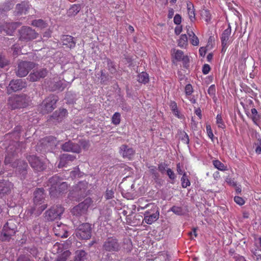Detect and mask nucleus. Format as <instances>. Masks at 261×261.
<instances>
[{
  "instance_id": "obj_7",
  "label": "nucleus",
  "mask_w": 261,
  "mask_h": 261,
  "mask_svg": "<svg viewBox=\"0 0 261 261\" xmlns=\"http://www.w3.org/2000/svg\"><path fill=\"white\" fill-rule=\"evenodd\" d=\"M64 212V208L60 204L54 205L45 213V217L48 221L60 219Z\"/></svg>"
},
{
  "instance_id": "obj_41",
  "label": "nucleus",
  "mask_w": 261,
  "mask_h": 261,
  "mask_svg": "<svg viewBox=\"0 0 261 261\" xmlns=\"http://www.w3.org/2000/svg\"><path fill=\"white\" fill-rule=\"evenodd\" d=\"M213 165L215 168L222 171L226 170L227 168L223 163L218 160H213Z\"/></svg>"
},
{
  "instance_id": "obj_26",
  "label": "nucleus",
  "mask_w": 261,
  "mask_h": 261,
  "mask_svg": "<svg viewBox=\"0 0 261 261\" xmlns=\"http://www.w3.org/2000/svg\"><path fill=\"white\" fill-rule=\"evenodd\" d=\"M12 167L18 168L19 171L22 173V174H24L23 172L26 173L28 164L25 161H19L18 163L13 162L12 164Z\"/></svg>"
},
{
  "instance_id": "obj_51",
  "label": "nucleus",
  "mask_w": 261,
  "mask_h": 261,
  "mask_svg": "<svg viewBox=\"0 0 261 261\" xmlns=\"http://www.w3.org/2000/svg\"><path fill=\"white\" fill-rule=\"evenodd\" d=\"M8 27V28L9 29V28H11V29L9 30V31H6V32L9 35H11V33H12L14 30L16 29V26H15V23H9L8 24H6V27Z\"/></svg>"
},
{
  "instance_id": "obj_22",
  "label": "nucleus",
  "mask_w": 261,
  "mask_h": 261,
  "mask_svg": "<svg viewBox=\"0 0 261 261\" xmlns=\"http://www.w3.org/2000/svg\"><path fill=\"white\" fill-rule=\"evenodd\" d=\"M63 44L69 48H73L75 47L76 41L74 37L70 35H64L61 38Z\"/></svg>"
},
{
  "instance_id": "obj_6",
  "label": "nucleus",
  "mask_w": 261,
  "mask_h": 261,
  "mask_svg": "<svg viewBox=\"0 0 261 261\" xmlns=\"http://www.w3.org/2000/svg\"><path fill=\"white\" fill-rule=\"evenodd\" d=\"M19 39L28 42L37 38L38 34L32 28L28 26H23L19 30Z\"/></svg>"
},
{
  "instance_id": "obj_12",
  "label": "nucleus",
  "mask_w": 261,
  "mask_h": 261,
  "mask_svg": "<svg viewBox=\"0 0 261 261\" xmlns=\"http://www.w3.org/2000/svg\"><path fill=\"white\" fill-rule=\"evenodd\" d=\"M27 159L32 168L37 171H42L46 168L44 163L35 155H29Z\"/></svg>"
},
{
  "instance_id": "obj_21",
  "label": "nucleus",
  "mask_w": 261,
  "mask_h": 261,
  "mask_svg": "<svg viewBox=\"0 0 261 261\" xmlns=\"http://www.w3.org/2000/svg\"><path fill=\"white\" fill-rule=\"evenodd\" d=\"M174 58L177 61H182L184 65L189 62V58L188 56L185 55L182 50L174 49L173 50Z\"/></svg>"
},
{
  "instance_id": "obj_32",
  "label": "nucleus",
  "mask_w": 261,
  "mask_h": 261,
  "mask_svg": "<svg viewBox=\"0 0 261 261\" xmlns=\"http://www.w3.org/2000/svg\"><path fill=\"white\" fill-rule=\"evenodd\" d=\"M31 25L41 29L45 28L47 27V23L41 19L33 20L32 21Z\"/></svg>"
},
{
  "instance_id": "obj_58",
  "label": "nucleus",
  "mask_w": 261,
  "mask_h": 261,
  "mask_svg": "<svg viewBox=\"0 0 261 261\" xmlns=\"http://www.w3.org/2000/svg\"><path fill=\"white\" fill-rule=\"evenodd\" d=\"M181 139L186 144H188L189 143V136L186 133L184 132L183 136H182Z\"/></svg>"
},
{
  "instance_id": "obj_50",
  "label": "nucleus",
  "mask_w": 261,
  "mask_h": 261,
  "mask_svg": "<svg viewBox=\"0 0 261 261\" xmlns=\"http://www.w3.org/2000/svg\"><path fill=\"white\" fill-rule=\"evenodd\" d=\"M114 197V192L112 189H107L105 193V198L107 200L111 199Z\"/></svg>"
},
{
  "instance_id": "obj_61",
  "label": "nucleus",
  "mask_w": 261,
  "mask_h": 261,
  "mask_svg": "<svg viewBox=\"0 0 261 261\" xmlns=\"http://www.w3.org/2000/svg\"><path fill=\"white\" fill-rule=\"evenodd\" d=\"M149 169L150 173L153 175L154 177H157L158 176V174L156 171V167L154 166H152L149 167Z\"/></svg>"
},
{
  "instance_id": "obj_36",
  "label": "nucleus",
  "mask_w": 261,
  "mask_h": 261,
  "mask_svg": "<svg viewBox=\"0 0 261 261\" xmlns=\"http://www.w3.org/2000/svg\"><path fill=\"white\" fill-rule=\"evenodd\" d=\"M144 201V199L143 198H140L138 200V206L137 207V211H140V210H144L146 208L151 207L150 210L152 209V207L154 208V209H155V206L154 205L151 204V203H148L145 205H144L142 204V202Z\"/></svg>"
},
{
  "instance_id": "obj_29",
  "label": "nucleus",
  "mask_w": 261,
  "mask_h": 261,
  "mask_svg": "<svg viewBox=\"0 0 261 261\" xmlns=\"http://www.w3.org/2000/svg\"><path fill=\"white\" fill-rule=\"evenodd\" d=\"M112 211L109 208L102 210L100 213V216L99 219L102 221H107L110 219L111 216Z\"/></svg>"
},
{
  "instance_id": "obj_40",
  "label": "nucleus",
  "mask_w": 261,
  "mask_h": 261,
  "mask_svg": "<svg viewBox=\"0 0 261 261\" xmlns=\"http://www.w3.org/2000/svg\"><path fill=\"white\" fill-rule=\"evenodd\" d=\"M80 9L81 7L79 5H73L70 8L68 13L70 15L75 16L79 12Z\"/></svg>"
},
{
  "instance_id": "obj_63",
  "label": "nucleus",
  "mask_w": 261,
  "mask_h": 261,
  "mask_svg": "<svg viewBox=\"0 0 261 261\" xmlns=\"http://www.w3.org/2000/svg\"><path fill=\"white\" fill-rule=\"evenodd\" d=\"M44 141L48 143H55L56 141V138L53 136L47 137L44 139Z\"/></svg>"
},
{
  "instance_id": "obj_5",
  "label": "nucleus",
  "mask_w": 261,
  "mask_h": 261,
  "mask_svg": "<svg viewBox=\"0 0 261 261\" xmlns=\"http://www.w3.org/2000/svg\"><path fill=\"white\" fill-rule=\"evenodd\" d=\"M102 248L106 252H118L121 249V243L114 236L109 237L104 241Z\"/></svg>"
},
{
  "instance_id": "obj_28",
  "label": "nucleus",
  "mask_w": 261,
  "mask_h": 261,
  "mask_svg": "<svg viewBox=\"0 0 261 261\" xmlns=\"http://www.w3.org/2000/svg\"><path fill=\"white\" fill-rule=\"evenodd\" d=\"M71 244V243L70 241H67L64 242V243L57 242L54 245L53 249H55L57 253H59L62 252L63 249H67Z\"/></svg>"
},
{
  "instance_id": "obj_37",
  "label": "nucleus",
  "mask_w": 261,
  "mask_h": 261,
  "mask_svg": "<svg viewBox=\"0 0 261 261\" xmlns=\"http://www.w3.org/2000/svg\"><path fill=\"white\" fill-rule=\"evenodd\" d=\"M70 255L71 252L69 250H66L61 254H59L55 261H66Z\"/></svg>"
},
{
  "instance_id": "obj_44",
  "label": "nucleus",
  "mask_w": 261,
  "mask_h": 261,
  "mask_svg": "<svg viewBox=\"0 0 261 261\" xmlns=\"http://www.w3.org/2000/svg\"><path fill=\"white\" fill-rule=\"evenodd\" d=\"M121 115L119 112H115L112 117V123L118 125L120 123Z\"/></svg>"
},
{
  "instance_id": "obj_2",
  "label": "nucleus",
  "mask_w": 261,
  "mask_h": 261,
  "mask_svg": "<svg viewBox=\"0 0 261 261\" xmlns=\"http://www.w3.org/2000/svg\"><path fill=\"white\" fill-rule=\"evenodd\" d=\"M48 181L51 186L49 194L51 197H58L60 195L67 192L68 184L66 182H59L58 176H53L49 179Z\"/></svg>"
},
{
  "instance_id": "obj_55",
  "label": "nucleus",
  "mask_w": 261,
  "mask_h": 261,
  "mask_svg": "<svg viewBox=\"0 0 261 261\" xmlns=\"http://www.w3.org/2000/svg\"><path fill=\"white\" fill-rule=\"evenodd\" d=\"M234 201L240 205H242L244 204L245 201L241 197L239 196H235L234 197Z\"/></svg>"
},
{
  "instance_id": "obj_57",
  "label": "nucleus",
  "mask_w": 261,
  "mask_h": 261,
  "mask_svg": "<svg viewBox=\"0 0 261 261\" xmlns=\"http://www.w3.org/2000/svg\"><path fill=\"white\" fill-rule=\"evenodd\" d=\"M211 70V67L208 64H204L202 67V72L204 74H207Z\"/></svg>"
},
{
  "instance_id": "obj_45",
  "label": "nucleus",
  "mask_w": 261,
  "mask_h": 261,
  "mask_svg": "<svg viewBox=\"0 0 261 261\" xmlns=\"http://www.w3.org/2000/svg\"><path fill=\"white\" fill-rule=\"evenodd\" d=\"M216 124L220 128H224L225 126L221 114H218L216 117Z\"/></svg>"
},
{
  "instance_id": "obj_1",
  "label": "nucleus",
  "mask_w": 261,
  "mask_h": 261,
  "mask_svg": "<svg viewBox=\"0 0 261 261\" xmlns=\"http://www.w3.org/2000/svg\"><path fill=\"white\" fill-rule=\"evenodd\" d=\"M34 206L31 209V214L40 215L45 210L47 204L45 203V193L43 188H37L34 192Z\"/></svg>"
},
{
  "instance_id": "obj_35",
  "label": "nucleus",
  "mask_w": 261,
  "mask_h": 261,
  "mask_svg": "<svg viewBox=\"0 0 261 261\" xmlns=\"http://www.w3.org/2000/svg\"><path fill=\"white\" fill-rule=\"evenodd\" d=\"M16 151L15 150L13 152H9V147L7 149V154L6 155L5 160V165H8L11 164V166H12V161L15 155Z\"/></svg>"
},
{
  "instance_id": "obj_34",
  "label": "nucleus",
  "mask_w": 261,
  "mask_h": 261,
  "mask_svg": "<svg viewBox=\"0 0 261 261\" xmlns=\"http://www.w3.org/2000/svg\"><path fill=\"white\" fill-rule=\"evenodd\" d=\"M87 253L83 250H77L73 261H84L86 259Z\"/></svg>"
},
{
  "instance_id": "obj_23",
  "label": "nucleus",
  "mask_w": 261,
  "mask_h": 261,
  "mask_svg": "<svg viewBox=\"0 0 261 261\" xmlns=\"http://www.w3.org/2000/svg\"><path fill=\"white\" fill-rule=\"evenodd\" d=\"M76 159L74 155L69 154H63L61 158L58 165L59 168L66 166L68 165L69 162H72Z\"/></svg>"
},
{
  "instance_id": "obj_15",
  "label": "nucleus",
  "mask_w": 261,
  "mask_h": 261,
  "mask_svg": "<svg viewBox=\"0 0 261 261\" xmlns=\"http://www.w3.org/2000/svg\"><path fill=\"white\" fill-rule=\"evenodd\" d=\"M119 153L124 159L131 160L134 156L135 151L133 148L129 147L127 145L123 144L119 148Z\"/></svg>"
},
{
  "instance_id": "obj_59",
  "label": "nucleus",
  "mask_w": 261,
  "mask_h": 261,
  "mask_svg": "<svg viewBox=\"0 0 261 261\" xmlns=\"http://www.w3.org/2000/svg\"><path fill=\"white\" fill-rule=\"evenodd\" d=\"M167 165L164 163H162L158 165V170L161 172L164 173L166 170Z\"/></svg>"
},
{
  "instance_id": "obj_62",
  "label": "nucleus",
  "mask_w": 261,
  "mask_h": 261,
  "mask_svg": "<svg viewBox=\"0 0 261 261\" xmlns=\"http://www.w3.org/2000/svg\"><path fill=\"white\" fill-rule=\"evenodd\" d=\"M17 261H33L30 257L25 255H21L17 259Z\"/></svg>"
},
{
  "instance_id": "obj_43",
  "label": "nucleus",
  "mask_w": 261,
  "mask_h": 261,
  "mask_svg": "<svg viewBox=\"0 0 261 261\" xmlns=\"http://www.w3.org/2000/svg\"><path fill=\"white\" fill-rule=\"evenodd\" d=\"M181 186L184 188H186L190 186V181L188 178V176L186 172L183 173L182 176L181 178Z\"/></svg>"
},
{
  "instance_id": "obj_52",
  "label": "nucleus",
  "mask_w": 261,
  "mask_h": 261,
  "mask_svg": "<svg viewBox=\"0 0 261 261\" xmlns=\"http://www.w3.org/2000/svg\"><path fill=\"white\" fill-rule=\"evenodd\" d=\"M181 16L178 14H176L174 17L173 21L175 24L180 25L181 22Z\"/></svg>"
},
{
  "instance_id": "obj_24",
  "label": "nucleus",
  "mask_w": 261,
  "mask_h": 261,
  "mask_svg": "<svg viewBox=\"0 0 261 261\" xmlns=\"http://www.w3.org/2000/svg\"><path fill=\"white\" fill-rule=\"evenodd\" d=\"M88 183L85 181H80L75 187V191L78 196L82 197L86 195V191L88 188Z\"/></svg>"
},
{
  "instance_id": "obj_25",
  "label": "nucleus",
  "mask_w": 261,
  "mask_h": 261,
  "mask_svg": "<svg viewBox=\"0 0 261 261\" xmlns=\"http://www.w3.org/2000/svg\"><path fill=\"white\" fill-rule=\"evenodd\" d=\"M29 5L27 2H23L20 4H18L16 7V13L17 15H21L26 14L29 9Z\"/></svg>"
},
{
  "instance_id": "obj_64",
  "label": "nucleus",
  "mask_w": 261,
  "mask_h": 261,
  "mask_svg": "<svg viewBox=\"0 0 261 261\" xmlns=\"http://www.w3.org/2000/svg\"><path fill=\"white\" fill-rule=\"evenodd\" d=\"M206 49L204 47H201L199 49V55L201 57H204L206 53Z\"/></svg>"
},
{
  "instance_id": "obj_9",
  "label": "nucleus",
  "mask_w": 261,
  "mask_h": 261,
  "mask_svg": "<svg viewBox=\"0 0 261 261\" xmlns=\"http://www.w3.org/2000/svg\"><path fill=\"white\" fill-rule=\"evenodd\" d=\"M75 236L81 240H88L91 237V227L89 223L80 225L75 231Z\"/></svg>"
},
{
  "instance_id": "obj_3",
  "label": "nucleus",
  "mask_w": 261,
  "mask_h": 261,
  "mask_svg": "<svg viewBox=\"0 0 261 261\" xmlns=\"http://www.w3.org/2000/svg\"><path fill=\"white\" fill-rule=\"evenodd\" d=\"M30 102V97L25 94L14 95L9 97L8 104L12 109L25 108Z\"/></svg>"
},
{
  "instance_id": "obj_16",
  "label": "nucleus",
  "mask_w": 261,
  "mask_h": 261,
  "mask_svg": "<svg viewBox=\"0 0 261 261\" xmlns=\"http://www.w3.org/2000/svg\"><path fill=\"white\" fill-rule=\"evenodd\" d=\"M25 83L22 80H12L7 88L8 92L10 93L11 91H17L21 90L25 87Z\"/></svg>"
},
{
  "instance_id": "obj_18",
  "label": "nucleus",
  "mask_w": 261,
  "mask_h": 261,
  "mask_svg": "<svg viewBox=\"0 0 261 261\" xmlns=\"http://www.w3.org/2000/svg\"><path fill=\"white\" fill-rule=\"evenodd\" d=\"M55 234L61 238H67L68 236V232L66 229V226L62 223H57L53 228Z\"/></svg>"
},
{
  "instance_id": "obj_53",
  "label": "nucleus",
  "mask_w": 261,
  "mask_h": 261,
  "mask_svg": "<svg viewBox=\"0 0 261 261\" xmlns=\"http://www.w3.org/2000/svg\"><path fill=\"white\" fill-rule=\"evenodd\" d=\"M255 151L257 153H261V140H258L257 142L255 143Z\"/></svg>"
},
{
  "instance_id": "obj_17",
  "label": "nucleus",
  "mask_w": 261,
  "mask_h": 261,
  "mask_svg": "<svg viewBox=\"0 0 261 261\" xmlns=\"http://www.w3.org/2000/svg\"><path fill=\"white\" fill-rule=\"evenodd\" d=\"M47 74V70L45 68H42L39 70L33 71L29 75L30 81L34 82L44 78Z\"/></svg>"
},
{
  "instance_id": "obj_38",
  "label": "nucleus",
  "mask_w": 261,
  "mask_h": 261,
  "mask_svg": "<svg viewBox=\"0 0 261 261\" xmlns=\"http://www.w3.org/2000/svg\"><path fill=\"white\" fill-rule=\"evenodd\" d=\"M170 107L174 115L178 118H180V112L178 110L177 103L174 101H172L170 105Z\"/></svg>"
},
{
  "instance_id": "obj_47",
  "label": "nucleus",
  "mask_w": 261,
  "mask_h": 261,
  "mask_svg": "<svg viewBox=\"0 0 261 261\" xmlns=\"http://www.w3.org/2000/svg\"><path fill=\"white\" fill-rule=\"evenodd\" d=\"M79 143V145H80L81 147H82V148L85 150H88L90 147V144L89 141L88 140H80Z\"/></svg>"
},
{
  "instance_id": "obj_46",
  "label": "nucleus",
  "mask_w": 261,
  "mask_h": 261,
  "mask_svg": "<svg viewBox=\"0 0 261 261\" xmlns=\"http://www.w3.org/2000/svg\"><path fill=\"white\" fill-rule=\"evenodd\" d=\"M170 210L177 215H182L184 213V210L181 206H173Z\"/></svg>"
},
{
  "instance_id": "obj_56",
  "label": "nucleus",
  "mask_w": 261,
  "mask_h": 261,
  "mask_svg": "<svg viewBox=\"0 0 261 261\" xmlns=\"http://www.w3.org/2000/svg\"><path fill=\"white\" fill-rule=\"evenodd\" d=\"M108 65H109V70L111 71V73H114L116 71V68L113 64V62H111L110 60L108 62Z\"/></svg>"
},
{
  "instance_id": "obj_48",
  "label": "nucleus",
  "mask_w": 261,
  "mask_h": 261,
  "mask_svg": "<svg viewBox=\"0 0 261 261\" xmlns=\"http://www.w3.org/2000/svg\"><path fill=\"white\" fill-rule=\"evenodd\" d=\"M185 92L186 96L189 98V96H190L193 92V88L191 84H187L185 87Z\"/></svg>"
},
{
  "instance_id": "obj_54",
  "label": "nucleus",
  "mask_w": 261,
  "mask_h": 261,
  "mask_svg": "<svg viewBox=\"0 0 261 261\" xmlns=\"http://www.w3.org/2000/svg\"><path fill=\"white\" fill-rule=\"evenodd\" d=\"M167 174L169 176V178L171 180H174L176 178V175L174 172L170 168L167 170Z\"/></svg>"
},
{
  "instance_id": "obj_19",
  "label": "nucleus",
  "mask_w": 261,
  "mask_h": 261,
  "mask_svg": "<svg viewBox=\"0 0 261 261\" xmlns=\"http://www.w3.org/2000/svg\"><path fill=\"white\" fill-rule=\"evenodd\" d=\"M230 33L231 28L230 25H229L228 28L225 29L221 35L222 51H225L226 50L227 44L229 43L228 40Z\"/></svg>"
},
{
  "instance_id": "obj_42",
  "label": "nucleus",
  "mask_w": 261,
  "mask_h": 261,
  "mask_svg": "<svg viewBox=\"0 0 261 261\" xmlns=\"http://www.w3.org/2000/svg\"><path fill=\"white\" fill-rule=\"evenodd\" d=\"M251 114L250 115L252 121L255 123H257V121L260 119V116L258 114L257 110L255 108H252L251 110Z\"/></svg>"
},
{
  "instance_id": "obj_60",
  "label": "nucleus",
  "mask_w": 261,
  "mask_h": 261,
  "mask_svg": "<svg viewBox=\"0 0 261 261\" xmlns=\"http://www.w3.org/2000/svg\"><path fill=\"white\" fill-rule=\"evenodd\" d=\"M212 82V76H208L206 77L203 81V85L206 87H208V85Z\"/></svg>"
},
{
  "instance_id": "obj_49",
  "label": "nucleus",
  "mask_w": 261,
  "mask_h": 261,
  "mask_svg": "<svg viewBox=\"0 0 261 261\" xmlns=\"http://www.w3.org/2000/svg\"><path fill=\"white\" fill-rule=\"evenodd\" d=\"M9 61L7 60L5 56L0 55V67L4 68L8 65Z\"/></svg>"
},
{
  "instance_id": "obj_4",
  "label": "nucleus",
  "mask_w": 261,
  "mask_h": 261,
  "mask_svg": "<svg viewBox=\"0 0 261 261\" xmlns=\"http://www.w3.org/2000/svg\"><path fill=\"white\" fill-rule=\"evenodd\" d=\"M17 231V226L15 222L13 220H9L4 226L0 239L2 241H9L11 237L15 235Z\"/></svg>"
},
{
  "instance_id": "obj_30",
  "label": "nucleus",
  "mask_w": 261,
  "mask_h": 261,
  "mask_svg": "<svg viewBox=\"0 0 261 261\" xmlns=\"http://www.w3.org/2000/svg\"><path fill=\"white\" fill-rule=\"evenodd\" d=\"M188 14L190 19L192 22H193L195 19V14L194 9V6L191 2H188L187 3Z\"/></svg>"
},
{
  "instance_id": "obj_11",
  "label": "nucleus",
  "mask_w": 261,
  "mask_h": 261,
  "mask_svg": "<svg viewBox=\"0 0 261 261\" xmlns=\"http://www.w3.org/2000/svg\"><path fill=\"white\" fill-rule=\"evenodd\" d=\"M34 66L33 62L27 61L20 62L18 65L16 74L19 77H24Z\"/></svg>"
},
{
  "instance_id": "obj_20",
  "label": "nucleus",
  "mask_w": 261,
  "mask_h": 261,
  "mask_svg": "<svg viewBox=\"0 0 261 261\" xmlns=\"http://www.w3.org/2000/svg\"><path fill=\"white\" fill-rule=\"evenodd\" d=\"M13 185L9 181L0 182V197H3L5 194H9L13 189Z\"/></svg>"
},
{
  "instance_id": "obj_13",
  "label": "nucleus",
  "mask_w": 261,
  "mask_h": 261,
  "mask_svg": "<svg viewBox=\"0 0 261 261\" xmlns=\"http://www.w3.org/2000/svg\"><path fill=\"white\" fill-rule=\"evenodd\" d=\"M61 148L64 151L76 153H80L82 151L80 145L77 143H73L71 141H68L64 143L62 145Z\"/></svg>"
},
{
  "instance_id": "obj_14",
  "label": "nucleus",
  "mask_w": 261,
  "mask_h": 261,
  "mask_svg": "<svg viewBox=\"0 0 261 261\" xmlns=\"http://www.w3.org/2000/svg\"><path fill=\"white\" fill-rule=\"evenodd\" d=\"M151 210L153 211V213H151L150 212L147 211L144 213V220L145 223L148 224H152L156 221L159 217V213L156 207L155 210L152 207V209Z\"/></svg>"
},
{
  "instance_id": "obj_8",
  "label": "nucleus",
  "mask_w": 261,
  "mask_h": 261,
  "mask_svg": "<svg viewBox=\"0 0 261 261\" xmlns=\"http://www.w3.org/2000/svg\"><path fill=\"white\" fill-rule=\"evenodd\" d=\"M57 101L56 96L50 95L42 101L40 105L41 112L43 114H47L52 112L56 108Z\"/></svg>"
},
{
  "instance_id": "obj_10",
  "label": "nucleus",
  "mask_w": 261,
  "mask_h": 261,
  "mask_svg": "<svg viewBox=\"0 0 261 261\" xmlns=\"http://www.w3.org/2000/svg\"><path fill=\"white\" fill-rule=\"evenodd\" d=\"M92 202L90 198L85 199L84 201L80 203L77 205H76L72 208L71 211L72 214L76 216L85 214Z\"/></svg>"
},
{
  "instance_id": "obj_39",
  "label": "nucleus",
  "mask_w": 261,
  "mask_h": 261,
  "mask_svg": "<svg viewBox=\"0 0 261 261\" xmlns=\"http://www.w3.org/2000/svg\"><path fill=\"white\" fill-rule=\"evenodd\" d=\"M188 44V37L186 34H182L178 41V45L181 47H185Z\"/></svg>"
},
{
  "instance_id": "obj_27",
  "label": "nucleus",
  "mask_w": 261,
  "mask_h": 261,
  "mask_svg": "<svg viewBox=\"0 0 261 261\" xmlns=\"http://www.w3.org/2000/svg\"><path fill=\"white\" fill-rule=\"evenodd\" d=\"M67 115V111L65 109H59L55 111L52 115V117L56 120L60 121Z\"/></svg>"
},
{
  "instance_id": "obj_31",
  "label": "nucleus",
  "mask_w": 261,
  "mask_h": 261,
  "mask_svg": "<svg viewBox=\"0 0 261 261\" xmlns=\"http://www.w3.org/2000/svg\"><path fill=\"white\" fill-rule=\"evenodd\" d=\"M187 33L189 36L191 43L194 46H198L199 43V39L194 33L192 31L188 30Z\"/></svg>"
},
{
  "instance_id": "obj_33",
  "label": "nucleus",
  "mask_w": 261,
  "mask_h": 261,
  "mask_svg": "<svg viewBox=\"0 0 261 261\" xmlns=\"http://www.w3.org/2000/svg\"><path fill=\"white\" fill-rule=\"evenodd\" d=\"M137 81L139 83L146 84L149 82V75L146 72H142L137 76Z\"/></svg>"
}]
</instances>
